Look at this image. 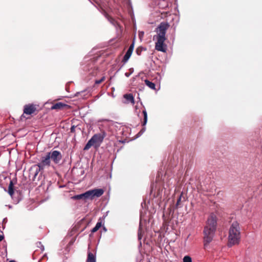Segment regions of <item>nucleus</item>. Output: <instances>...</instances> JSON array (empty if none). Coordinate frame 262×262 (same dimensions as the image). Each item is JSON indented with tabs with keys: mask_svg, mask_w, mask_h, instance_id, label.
<instances>
[{
	"mask_svg": "<svg viewBox=\"0 0 262 262\" xmlns=\"http://www.w3.org/2000/svg\"><path fill=\"white\" fill-rule=\"evenodd\" d=\"M217 219L216 215L211 213L208 217L203 230L204 245L206 247L213 240L216 229Z\"/></svg>",
	"mask_w": 262,
	"mask_h": 262,
	"instance_id": "f257e3e1",
	"label": "nucleus"
},
{
	"mask_svg": "<svg viewBox=\"0 0 262 262\" xmlns=\"http://www.w3.org/2000/svg\"><path fill=\"white\" fill-rule=\"evenodd\" d=\"M170 25L167 22L161 23L156 28L157 35L154 36L156 37L157 42L155 44V49L158 51L165 52L166 51V45L164 43L166 40V32L169 28Z\"/></svg>",
	"mask_w": 262,
	"mask_h": 262,
	"instance_id": "f03ea898",
	"label": "nucleus"
},
{
	"mask_svg": "<svg viewBox=\"0 0 262 262\" xmlns=\"http://www.w3.org/2000/svg\"><path fill=\"white\" fill-rule=\"evenodd\" d=\"M228 246L232 247L238 245L241 239V231L239 224L237 221H234L231 225L229 230Z\"/></svg>",
	"mask_w": 262,
	"mask_h": 262,
	"instance_id": "7ed1b4c3",
	"label": "nucleus"
},
{
	"mask_svg": "<svg viewBox=\"0 0 262 262\" xmlns=\"http://www.w3.org/2000/svg\"><path fill=\"white\" fill-rule=\"evenodd\" d=\"M104 137V133H103L102 134H95L88 142V143L84 146L83 150H88L92 146H99L100 144L102 142Z\"/></svg>",
	"mask_w": 262,
	"mask_h": 262,
	"instance_id": "20e7f679",
	"label": "nucleus"
},
{
	"mask_svg": "<svg viewBox=\"0 0 262 262\" xmlns=\"http://www.w3.org/2000/svg\"><path fill=\"white\" fill-rule=\"evenodd\" d=\"M51 165V159L49 155L46 152L44 156L40 157L39 162L37 164L38 171L43 170L46 167H49Z\"/></svg>",
	"mask_w": 262,
	"mask_h": 262,
	"instance_id": "39448f33",
	"label": "nucleus"
},
{
	"mask_svg": "<svg viewBox=\"0 0 262 262\" xmlns=\"http://www.w3.org/2000/svg\"><path fill=\"white\" fill-rule=\"evenodd\" d=\"M85 193V200L88 199L93 200L95 198L101 196L104 193V190L101 188L94 189L86 191Z\"/></svg>",
	"mask_w": 262,
	"mask_h": 262,
	"instance_id": "423d86ee",
	"label": "nucleus"
},
{
	"mask_svg": "<svg viewBox=\"0 0 262 262\" xmlns=\"http://www.w3.org/2000/svg\"><path fill=\"white\" fill-rule=\"evenodd\" d=\"M51 160H52L55 164H58L62 159V156L61 152L57 150H52L48 152Z\"/></svg>",
	"mask_w": 262,
	"mask_h": 262,
	"instance_id": "0eeeda50",
	"label": "nucleus"
},
{
	"mask_svg": "<svg viewBox=\"0 0 262 262\" xmlns=\"http://www.w3.org/2000/svg\"><path fill=\"white\" fill-rule=\"evenodd\" d=\"M37 111V106L34 104H28L24 107V114L32 115Z\"/></svg>",
	"mask_w": 262,
	"mask_h": 262,
	"instance_id": "6e6552de",
	"label": "nucleus"
},
{
	"mask_svg": "<svg viewBox=\"0 0 262 262\" xmlns=\"http://www.w3.org/2000/svg\"><path fill=\"white\" fill-rule=\"evenodd\" d=\"M134 44L133 43L130 46H129L128 49L127 50V52H126L125 55L123 57L122 61L124 62H126L130 58L133 51L134 50Z\"/></svg>",
	"mask_w": 262,
	"mask_h": 262,
	"instance_id": "1a4fd4ad",
	"label": "nucleus"
},
{
	"mask_svg": "<svg viewBox=\"0 0 262 262\" xmlns=\"http://www.w3.org/2000/svg\"><path fill=\"white\" fill-rule=\"evenodd\" d=\"M68 107H69L68 105H67L64 103L59 102H57V103L54 104L51 106V110H61L64 109V108H67Z\"/></svg>",
	"mask_w": 262,
	"mask_h": 262,
	"instance_id": "9d476101",
	"label": "nucleus"
},
{
	"mask_svg": "<svg viewBox=\"0 0 262 262\" xmlns=\"http://www.w3.org/2000/svg\"><path fill=\"white\" fill-rule=\"evenodd\" d=\"M124 98L128 102H130L132 104H135L134 97L132 94H126L124 95Z\"/></svg>",
	"mask_w": 262,
	"mask_h": 262,
	"instance_id": "9b49d317",
	"label": "nucleus"
},
{
	"mask_svg": "<svg viewBox=\"0 0 262 262\" xmlns=\"http://www.w3.org/2000/svg\"><path fill=\"white\" fill-rule=\"evenodd\" d=\"M8 193L12 196L14 193V184L12 181H10L8 189Z\"/></svg>",
	"mask_w": 262,
	"mask_h": 262,
	"instance_id": "f8f14e48",
	"label": "nucleus"
},
{
	"mask_svg": "<svg viewBox=\"0 0 262 262\" xmlns=\"http://www.w3.org/2000/svg\"><path fill=\"white\" fill-rule=\"evenodd\" d=\"M73 200H85V193L78 194V195H75L71 198Z\"/></svg>",
	"mask_w": 262,
	"mask_h": 262,
	"instance_id": "ddd939ff",
	"label": "nucleus"
},
{
	"mask_svg": "<svg viewBox=\"0 0 262 262\" xmlns=\"http://www.w3.org/2000/svg\"><path fill=\"white\" fill-rule=\"evenodd\" d=\"M87 262H96L95 256L91 252L88 253Z\"/></svg>",
	"mask_w": 262,
	"mask_h": 262,
	"instance_id": "4468645a",
	"label": "nucleus"
},
{
	"mask_svg": "<svg viewBox=\"0 0 262 262\" xmlns=\"http://www.w3.org/2000/svg\"><path fill=\"white\" fill-rule=\"evenodd\" d=\"M145 84L148 86L149 88H150L152 90H155L156 89V86L154 83L146 79L145 81Z\"/></svg>",
	"mask_w": 262,
	"mask_h": 262,
	"instance_id": "2eb2a0df",
	"label": "nucleus"
},
{
	"mask_svg": "<svg viewBox=\"0 0 262 262\" xmlns=\"http://www.w3.org/2000/svg\"><path fill=\"white\" fill-rule=\"evenodd\" d=\"M101 226H102L101 222H97V223L96 224L95 227H94L92 229V230H91L92 233L96 232L97 231H98L99 230V229L101 227Z\"/></svg>",
	"mask_w": 262,
	"mask_h": 262,
	"instance_id": "dca6fc26",
	"label": "nucleus"
},
{
	"mask_svg": "<svg viewBox=\"0 0 262 262\" xmlns=\"http://www.w3.org/2000/svg\"><path fill=\"white\" fill-rule=\"evenodd\" d=\"M143 114L144 116L143 122L142 123V125L144 126L147 121V114L145 110L143 111Z\"/></svg>",
	"mask_w": 262,
	"mask_h": 262,
	"instance_id": "f3484780",
	"label": "nucleus"
},
{
	"mask_svg": "<svg viewBox=\"0 0 262 262\" xmlns=\"http://www.w3.org/2000/svg\"><path fill=\"white\" fill-rule=\"evenodd\" d=\"M183 262H192V259L189 256H185L183 259Z\"/></svg>",
	"mask_w": 262,
	"mask_h": 262,
	"instance_id": "a211bd4d",
	"label": "nucleus"
},
{
	"mask_svg": "<svg viewBox=\"0 0 262 262\" xmlns=\"http://www.w3.org/2000/svg\"><path fill=\"white\" fill-rule=\"evenodd\" d=\"M107 19L108 20V21L112 23V24H113L114 25H115V23H116V21H115V20L111 16H107Z\"/></svg>",
	"mask_w": 262,
	"mask_h": 262,
	"instance_id": "6ab92c4d",
	"label": "nucleus"
},
{
	"mask_svg": "<svg viewBox=\"0 0 262 262\" xmlns=\"http://www.w3.org/2000/svg\"><path fill=\"white\" fill-rule=\"evenodd\" d=\"M143 51V48L142 47H138L136 50V52L137 55H140L141 54V53Z\"/></svg>",
	"mask_w": 262,
	"mask_h": 262,
	"instance_id": "aec40b11",
	"label": "nucleus"
},
{
	"mask_svg": "<svg viewBox=\"0 0 262 262\" xmlns=\"http://www.w3.org/2000/svg\"><path fill=\"white\" fill-rule=\"evenodd\" d=\"M105 79V77H103L99 80H97L95 81V84H99L101 83H102Z\"/></svg>",
	"mask_w": 262,
	"mask_h": 262,
	"instance_id": "412c9836",
	"label": "nucleus"
},
{
	"mask_svg": "<svg viewBox=\"0 0 262 262\" xmlns=\"http://www.w3.org/2000/svg\"><path fill=\"white\" fill-rule=\"evenodd\" d=\"M181 201V195L179 196L178 199L177 200V203L176 204V207L178 208L180 205V203Z\"/></svg>",
	"mask_w": 262,
	"mask_h": 262,
	"instance_id": "4be33fe9",
	"label": "nucleus"
},
{
	"mask_svg": "<svg viewBox=\"0 0 262 262\" xmlns=\"http://www.w3.org/2000/svg\"><path fill=\"white\" fill-rule=\"evenodd\" d=\"M76 127V126L75 125L72 126V127H71V129H70L71 133H75Z\"/></svg>",
	"mask_w": 262,
	"mask_h": 262,
	"instance_id": "5701e85b",
	"label": "nucleus"
},
{
	"mask_svg": "<svg viewBox=\"0 0 262 262\" xmlns=\"http://www.w3.org/2000/svg\"><path fill=\"white\" fill-rule=\"evenodd\" d=\"M130 75V73H125V75L127 77H128Z\"/></svg>",
	"mask_w": 262,
	"mask_h": 262,
	"instance_id": "b1692460",
	"label": "nucleus"
},
{
	"mask_svg": "<svg viewBox=\"0 0 262 262\" xmlns=\"http://www.w3.org/2000/svg\"><path fill=\"white\" fill-rule=\"evenodd\" d=\"M4 239V236L3 235H0V242H1Z\"/></svg>",
	"mask_w": 262,
	"mask_h": 262,
	"instance_id": "393cba45",
	"label": "nucleus"
},
{
	"mask_svg": "<svg viewBox=\"0 0 262 262\" xmlns=\"http://www.w3.org/2000/svg\"><path fill=\"white\" fill-rule=\"evenodd\" d=\"M40 248L42 251L44 250V247L42 245H41Z\"/></svg>",
	"mask_w": 262,
	"mask_h": 262,
	"instance_id": "a878e982",
	"label": "nucleus"
},
{
	"mask_svg": "<svg viewBox=\"0 0 262 262\" xmlns=\"http://www.w3.org/2000/svg\"><path fill=\"white\" fill-rule=\"evenodd\" d=\"M138 237H139V238H141V235L140 234H139V233H138Z\"/></svg>",
	"mask_w": 262,
	"mask_h": 262,
	"instance_id": "bb28decb",
	"label": "nucleus"
},
{
	"mask_svg": "<svg viewBox=\"0 0 262 262\" xmlns=\"http://www.w3.org/2000/svg\"><path fill=\"white\" fill-rule=\"evenodd\" d=\"M9 262H16V261L15 260H10Z\"/></svg>",
	"mask_w": 262,
	"mask_h": 262,
	"instance_id": "cd10ccee",
	"label": "nucleus"
}]
</instances>
